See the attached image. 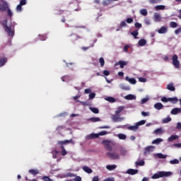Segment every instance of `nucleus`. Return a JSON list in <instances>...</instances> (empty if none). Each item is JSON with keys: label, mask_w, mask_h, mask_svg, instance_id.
I'll return each instance as SVG.
<instances>
[{"label": "nucleus", "mask_w": 181, "mask_h": 181, "mask_svg": "<svg viewBox=\"0 0 181 181\" xmlns=\"http://www.w3.org/2000/svg\"><path fill=\"white\" fill-rule=\"evenodd\" d=\"M154 19L156 22H160V15L158 13H154Z\"/></svg>", "instance_id": "obj_28"}, {"label": "nucleus", "mask_w": 181, "mask_h": 181, "mask_svg": "<svg viewBox=\"0 0 181 181\" xmlns=\"http://www.w3.org/2000/svg\"><path fill=\"white\" fill-rule=\"evenodd\" d=\"M173 64L176 69H179L180 67V63L179 62V60H177V55L176 54L173 56Z\"/></svg>", "instance_id": "obj_8"}, {"label": "nucleus", "mask_w": 181, "mask_h": 181, "mask_svg": "<svg viewBox=\"0 0 181 181\" xmlns=\"http://www.w3.org/2000/svg\"><path fill=\"white\" fill-rule=\"evenodd\" d=\"M8 62V58L5 57H0V67H2V66H5V64Z\"/></svg>", "instance_id": "obj_14"}, {"label": "nucleus", "mask_w": 181, "mask_h": 181, "mask_svg": "<svg viewBox=\"0 0 181 181\" xmlns=\"http://www.w3.org/2000/svg\"><path fill=\"white\" fill-rule=\"evenodd\" d=\"M69 39L70 42L74 43V42H76V40H78V39H83V37L81 36L77 35L76 34H72L69 36Z\"/></svg>", "instance_id": "obj_7"}, {"label": "nucleus", "mask_w": 181, "mask_h": 181, "mask_svg": "<svg viewBox=\"0 0 181 181\" xmlns=\"http://www.w3.org/2000/svg\"><path fill=\"white\" fill-rule=\"evenodd\" d=\"M149 4L151 5H155V4H160L162 0H148Z\"/></svg>", "instance_id": "obj_31"}, {"label": "nucleus", "mask_w": 181, "mask_h": 181, "mask_svg": "<svg viewBox=\"0 0 181 181\" xmlns=\"http://www.w3.org/2000/svg\"><path fill=\"white\" fill-rule=\"evenodd\" d=\"M170 165H177V163H179V160L177 159L171 160H170Z\"/></svg>", "instance_id": "obj_45"}, {"label": "nucleus", "mask_w": 181, "mask_h": 181, "mask_svg": "<svg viewBox=\"0 0 181 181\" xmlns=\"http://www.w3.org/2000/svg\"><path fill=\"white\" fill-rule=\"evenodd\" d=\"M155 150V146H149L144 148V155H147V153H151V152H153Z\"/></svg>", "instance_id": "obj_9"}, {"label": "nucleus", "mask_w": 181, "mask_h": 181, "mask_svg": "<svg viewBox=\"0 0 181 181\" xmlns=\"http://www.w3.org/2000/svg\"><path fill=\"white\" fill-rule=\"evenodd\" d=\"M172 121V118L170 117H167L163 119V124H168V122H170Z\"/></svg>", "instance_id": "obj_34"}, {"label": "nucleus", "mask_w": 181, "mask_h": 181, "mask_svg": "<svg viewBox=\"0 0 181 181\" xmlns=\"http://www.w3.org/2000/svg\"><path fill=\"white\" fill-rule=\"evenodd\" d=\"M168 32V27L162 26L158 30V33L163 35L164 33H166Z\"/></svg>", "instance_id": "obj_16"}, {"label": "nucleus", "mask_w": 181, "mask_h": 181, "mask_svg": "<svg viewBox=\"0 0 181 181\" xmlns=\"http://www.w3.org/2000/svg\"><path fill=\"white\" fill-rule=\"evenodd\" d=\"M99 63L100 64V66H101L102 67H104V64H105V61L104 60V58L100 57V58L99 59Z\"/></svg>", "instance_id": "obj_42"}, {"label": "nucleus", "mask_w": 181, "mask_h": 181, "mask_svg": "<svg viewBox=\"0 0 181 181\" xmlns=\"http://www.w3.org/2000/svg\"><path fill=\"white\" fill-rule=\"evenodd\" d=\"M180 112H181V108L178 107L173 108L170 112L172 115H177V114H179Z\"/></svg>", "instance_id": "obj_13"}, {"label": "nucleus", "mask_w": 181, "mask_h": 181, "mask_svg": "<svg viewBox=\"0 0 181 181\" xmlns=\"http://www.w3.org/2000/svg\"><path fill=\"white\" fill-rule=\"evenodd\" d=\"M139 81H140V83H146V78H145L144 77H139Z\"/></svg>", "instance_id": "obj_55"}, {"label": "nucleus", "mask_w": 181, "mask_h": 181, "mask_svg": "<svg viewBox=\"0 0 181 181\" xmlns=\"http://www.w3.org/2000/svg\"><path fill=\"white\" fill-rule=\"evenodd\" d=\"M16 11H18V12H21L22 11V6H21V4H18L17 6Z\"/></svg>", "instance_id": "obj_61"}, {"label": "nucleus", "mask_w": 181, "mask_h": 181, "mask_svg": "<svg viewBox=\"0 0 181 181\" xmlns=\"http://www.w3.org/2000/svg\"><path fill=\"white\" fill-rule=\"evenodd\" d=\"M146 122V121H145V120H141V121L138 122L136 124L137 125L138 128H139V126L145 125Z\"/></svg>", "instance_id": "obj_44"}, {"label": "nucleus", "mask_w": 181, "mask_h": 181, "mask_svg": "<svg viewBox=\"0 0 181 181\" xmlns=\"http://www.w3.org/2000/svg\"><path fill=\"white\" fill-rule=\"evenodd\" d=\"M140 13L141 15H143V16H146V15H148V10H146V8H143L140 10Z\"/></svg>", "instance_id": "obj_36"}, {"label": "nucleus", "mask_w": 181, "mask_h": 181, "mask_svg": "<svg viewBox=\"0 0 181 181\" xmlns=\"http://www.w3.org/2000/svg\"><path fill=\"white\" fill-rule=\"evenodd\" d=\"M163 139H156L152 141V144L154 145H159L160 142H163Z\"/></svg>", "instance_id": "obj_24"}, {"label": "nucleus", "mask_w": 181, "mask_h": 181, "mask_svg": "<svg viewBox=\"0 0 181 181\" xmlns=\"http://www.w3.org/2000/svg\"><path fill=\"white\" fill-rule=\"evenodd\" d=\"M43 180L44 181H54L53 180H52L50 177H49L48 176H45L43 177Z\"/></svg>", "instance_id": "obj_57"}, {"label": "nucleus", "mask_w": 181, "mask_h": 181, "mask_svg": "<svg viewBox=\"0 0 181 181\" xmlns=\"http://www.w3.org/2000/svg\"><path fill=\"white\" fill-rule=\"evenodd\" d=\"M175 35H179V33H181V27H180L177 30H175Z\"/></svg>", "instance_id": "obj_60"}, {"label": "nucleus", "mask_w": 181, "mask_h": 181, "mask_svg": "<svg viewBox=\"0 0 181 181\" xmlns=\"http://www.w3.org/2000/svg\"><path fill=\"white\" fill-rule=\"evenodd\" d=\"M141 115H142L143 117H149V112H144V111H143V112H141Z\"/></svg>", "instance_id": "obj_56"}, {"label": "nucleus", "mask_w": 181, "mask_h": 181, "mask_svg": "<svg viewBox=\"0 0 181 181\" xmlns=\"http://www.w3.org/2000/svg\"><path fill=\"white\" fill-rule=\"evenodd\" d=\"M144 165H145V161L144 160H141L140 161L136 162V166H144Z\"/></svg>", "instance_id": "obj_40"}, {"label": "nucleus", "mask_w": 181, "mask_h": 181, "mask_svg": "<svg viewBox=\"0 0 181 181\" xmlns=\"http://www.w3.org/2000/svg\"><path fill=\"white\" fill-rule=\"evenodd\" d=\"M166 155H163V153H158V158H159V159H166Z\"/></svg>", "instance_id": "obj_47"}, {"label": "nucleus", "mask_w": 181, "mask_h": 181, "mask_svg": "<svg viewBox=\"0 0 181 181\" xmlns=\"http://www.w3.org/2000/svg\"><path fill=\"white\" fill-rule=\"evenodd\" d=\"M138 126L137 124L134 125V126H130L128 127V129H129V131H136V129H138Z\"/></svg>", "instance_id": "obj_41"}, {"label": "nucleus", "mask_w": 181, "mask_h": 181, "mask_svg": "<svg viewBox=\"0 0 181 181\" xmlns=\"http://www.w3.org/2000/svg\"><path fill=\"white\" fill-rule=\"evenodd\" d=\"M125 100H135L136 98V96L132 94H129L124 97Z\"/></svg>", "instance_id": "obj_22"}, {"label": "nucleus", "mask_w": 181, "mask_h": 181, "mask_svg": "<svg viewBox=\"0 0 181 181\" xmlns=\"http://www.w3.org/2000/svg\"><path fill=\"white\" fill-rule=\"evenodd\" d=\"M95 98V93H90V94H89V98L90 99V100H93V98Z\"/></svg>", "instance_id": "obj_58"}, {"label": "nucleus", "mask_w": 181, "mask_h": 181, "mask_svg": "<svg viewBox=\"0 0 181 181\" xmlns=\"http://www.w3.org/2000/svg\"><path fill=\"white\" fill-rule=\"evenodd\" d=\"M7 16H9V18H11V16H13V13L9 9V7L7 8Z\"/></svg>", "instance_id": "obj_49"}, {"label": "nucleus", "mask_w": 181, "mask_h": 181, "mask_svg": "<svg viewBox=\"0 0 181 181\" xmlns=\"http://www.w3.org/2000/svg\"><path fill=\"white\" fill-rule=\"evenodd\" d=\"M179 138V136L177 135H172L168 138V142H173V141Z\"/></svg>", "instance_id": "obj_23"}, {"label": "nucleus", "mask_w": 181, "mask_h": 181, "mask_svg": "<svg viewBox=\"0 0 181 181\" xmlns=\"http://www.w3.org/2000/svg\"><path fill=\"white\" fill-rule=\"evenodd\" d=\"M112 118V120L114 121V122H121V121H122V119H124L123 117H119V116H118L117 115H114Z\"/></svg>", "instance_id": "obj_12"}, {"label": "nucleus", "mask_w": 181, "mask_h": 181, "mask_svg": "<svg viewBox=\"0 0 181 181\" xmlns=\"http://www.w3.org/2000/svg\"><path fill=\"white\" fill-rule=\"evenodd\" d=\"M107 134H108V132H107V131H102L98 134L92 133L89 135H87L86 136V139H87L88 141H89L90 139H97V138H100V136L107 135Z\"/></svg>", "instance_id": "obj_3"}, {"label": "nucleus", "mask_w": 181, "mask_h": 181, "mask_svg": "<svg viewBox=\"0 0 181 181\" xmlns=\"http://www.w3.org/2000/svg\"><path fill=\"white\" fill-rule=\"evenodd\" d=\"M131 35L134 36V39H138V35H139V33L138 32V30H136L134 31H132L131 33Z\"/></svg>", "instance_id": "obj_27"}, {"label": "nucleus", "mask_w": 181, "mask_h": 181, "mask_svg": "<svg viewBox=\"0 0 181 181\" xmlns=\"http://www.w3.org/2000/svg\"><path fill=\"white\" fill-rule=\"evenodd\" d=\"M124 110H125V107L119 106L117 107V110L115 111V114L117 115H118L119 114H121V112H122V111H124Z\"/></svg>", "instance_id": "obj_18"}, {"label": "nucleus", "mask_w": 181, "mask_h": 181, "mask_svg": "<svg viewBox=\"0 0 181 181\" xmlns=\"http://www.w3.org/2000/svg\"><path fill=\"white\" fill-rule=\"evenodd\" d=\"M70 79V76L69 75H66L62 78V81H68Z\"/></svg>", "instance_id": "obj_50"}, {"label": "nucleus", "mask_w": 181, "mask_h": 181, "mask_svg": "<svg viewBox=\"0 0 181 181\" xmlns=\"http://www.w3.org/2000/svg\"><path fill=\"white\" fill-rule=\"evenodd\" d=\"M9 8V6H8V3L4 2L3 4H0V12H5V11H7V8Z\"/></svg>", "instance_id": "obj_10"}, {"label": "nucleus", "mask_w": 181, "mask_h": 181, "mask_svg": "<svg viewBox=\"0 0 181 181\" xmlns=\"http://www.w3.org/2000/svg\"><path fill=\"white\" fill-rule=\"evenodd\" d=\"M74 181H81V177L80 176H75V178L74 179Z\"/></svg>", "instance_id": "obj_64"}, {"label": "nucleus", "mask_w": 181, "mask_h": 181, "mask_svg": "<svg viewBox=\"0 0 181 181\" xmlns=\"http://www.w3.org/2000/svg\"><path fill=\"white\" fill-rule=\"evenodd\" d=\"M126 81H129L130 84H136V79L134 78H129V76H126Z\"/></svg>", "instance_id": "obj_15"}, {"label": "nucleus", "mask_w": 181, "mask_h": 181, "mask_svg": "<svg viewBox=\"0 0 181 181\" xmlns=\"http://www.w3.org/2000/svg\"><path fill=\"white\" fill-rule=\"evenodd\" d=\"M163 104L162 103H156L155 105H154V108L156 109V110H162V108H163Z\"/></svg>", "instance_id": "obj_19"}, {"label": "nucleus", "mask_w": 181, "mask_h": 181, "mask_svg": "<svg viewBox=\"0 0 181 181\" xmlns=\"http://www.w3.org/2000/svg\"><path fill=\"white\" fill-rule=\"evenodd\" d=\"M120 88L121 90H124V91H129V90H131V87L125 85H120Z\"/></svg>", "instance_id": "obj_29"}, {"label": "nucleus", "mask_w": 181, "mask_h": 181, "mask_svg": "<svg viewBox=\"0 0 181 181\" xmlns=\"http://www.w3.org/2000/svg\"><path fill=\"white\" fill-rule=\"evenodd\" d=\"M120 153L122 155V156H125V155H127V150L122 149L120 151Z\"/></svg>", "instance_id": "obj_62"}, {"label": "nucleus", "mask_w": 181, "mask_h": 181, "mask_svg": "<svg viewBox=\"0 0 181 181\" xmlns=\"http://www.w3.org/2000/svg\"><path fill=\"white\" fill-rule=\"evenodd\" d=\"M40 40H46L47 39V36L46 35H39Z\"/></svg>", "instance_id": "obj_48"}, {"label": "nucleus", "mask_w": 181, "mask_h": 181, "mask_svg": "<svg viewBox=\"0 0 181 181\" xmlns=\"http://www.w3.org/2000/svg\"><path fill=\"white\" fill-rule=\"evenodd\" d=\"M125 27H127V23L125 21H122L119 25L120 29H122V28H125Z\"/></svg>", "instance_id": "obj_51"}, {"label": "nucleus", "mask_w": 181, "mask_h": 181, "mask_svg": "<svg viewBox=\"0 0 181 181\" xmlns=\"http://www.w3.org/2000/svg\"><path fill=\"white\" fill-rule=\"evenodd\" d=\"M153 134H156V135H162V134H163V132L162 131V129H157L153 132Z\"/></svg>", "instance_id": "obj_37"}, {"label": "nucleus", "mask_w": 181, "mask_h": 181, "mask_svg": "<svg viewBox=\"0 0 181 181\" xmlns=\"http://www.w3.org/2000/svg\"><path fill=\"white\" fill-rule=\"evenodd\" d=\"M134 26L136 29H141V28H142V24L139 23H136L134 24Z\"/></svg>", "instance_id": "obj_53"}, {"label": "nucleus", "mask_w": 181, "mask_h": 181, "mask_svg": "<svg viewBox=\"0 0 181 181\" xmlns=\"http://www.w3.org/2000/svg\"><path fill=\"white\" fill-rule=\"evenodd\" d=\"M67 144H74V141H73V139L70 140H64V141H59L57 142V145H59V148H62V156H66L67 155V151H66V148H64V145H67Z\"/></svg>", "instance_id": "obj_1"}, {"label": "nucleus", "mask_w": 181, "mask_h": 181, "mask_svg": "<svg viewBox=\"0 0 181 181\" xmlns=\"http://www.w3.org/2000/svg\"><path fill=\"white\" fill-rule=\"evenodd\" d=\"M170 28H176L177 26V23L174 22V21H171L170 23Z\"/></svg>", "instance_id": "obj_46"}, {"label": "nucleus", "mask_w": 181, "mask_h": 181, "mask_svg": "<svg viewBox=\"0 0 181 181\" xmlns=\"http://www.w3.org/2000/svg\"><path fill=\"white\" fill-rule=\"evenodd\" d=\"M29 173H30L31 175H39V170H35V169H31L29 170Z\"/></svg>", "instance_id": "obj_33"}, {"label": "nucleus", "mask_w": 181, "mask_h": 181, "mask_svg": "<svg viewBox=\"0 0 181 181\" xmlns=\"http://www.w3.org/2000/svg\"><path fill=\"white\" fill-rule=\"evenodd\" d=\"M117 138H119V139L125 141V139H127V135L120 133L117 134Z\"/></svg>", "instance_id": "obj_26"}, {"label": "nucleus", "mask_w": 181, "mask_h": 181, "mask_svg": "<svg viewBox=\"0 0 181 181\" xmlns=\"http://www.w3.org/2000/svg\"><path fill=\"white\" fill-rule=\"evenodd\" d=\"M106 169H107V170H114V169H117V165H108L106 166Z\"/></svg>", "instance_id": "obj_25"}, {"label": "nucleus", "mask_w": 181, "mask_h": 181, "mask_svg": "<svg viewBox=\"0 0 181 181\" xmlns=\"http://www.w3.org/2000/svg\"><path fill=\"white\" fill-rule=\"evenodd\" d=\"M167 90H169L170 91H175V90H176V88H175L173 83H170L167 86Z\"/></svg>", "instance_id": "obj_21"}, {"label": "nucleus", "mask_w": 181, "mask_h": 181, "mask_svg": "<svg viewBox=\"0 0 181 181\" xmlns=\"http://www.w3.org/2000/svg\"><path fill=\"white\" fill-rule=\"evenodd\" d=\"M146 45V40L145 39H141L139 41V46H145Z\"/></svg>", "instance_id": "obj_35"}, {"label": "nucleus", "mask_w": 181, "mask_h": 181, "mask_svg": "<svg viewBox=\"0 0 181 181\" xmlns=\"http://www.w3.org/2000/svg\"><path fill=\"white\" fill-rule=\"evenodd\" d=\"M90 110L93 114H98V112H100V110L97 107H90Z\"/></svg>", "instance_id": "obj_39"}, {"label": "nucleus", "mask_w": 181, "mask_h": 181, "mask_svg": "<svg viewBox=\"0 0 181 181\" xmlns=\"http://www.w3.org/2000/svg\"><path fill=\"white\" fill-rule=\"evenodd\" d=\"M20 5L21 6H23V5H26V0H21L20 1Z\"/></svg>", "instance_id": "obj_63"}, {"label": "nucleus", "mask_w": 181, "mask_h": 181, "mask_svg": "<svg viewBox=\"0 0 181 181\" xmlns=\"http://www.w3.org/2000/svg\"><path fill=\"white\" fill-rule=\"evenodd\" d=\"M168 101H170V103H173L174 104H175V103L178 101V99L177 98H169Z\"/></svg>", "instance_id": "obj_43"}, {"label": "nucleus", "mask_w": 181, "mask_h": 181, "mask_svg": "<svg viewBox=\"0 0 181 181\" xmlns=\"http://www.w3.org/2000/svg\"><path fill=\"white\" fill-rule=\"evenodd\" d=\"M2 25L4 26V29L6 33H8V36H12L15 35V31L12 30V27L8 26V20H4L2 22Z\"/></svg>", "instance_id": "obj_2"}, {"label": "nucleus", "mask_w": 181, "mask_h": 181, "mask_svg": "<svg viewBox=\"0 0 181 181\" xmlns=\"http://www.w3.org/2000/svg\"><path fill=\"white\" fill-rule=\"evenodd\" d=\"M165 6L163 5H158L155 7L156 11H163Z\"/></svg>", "instance_id": "obj_30"}, {"label": "nucleus", "mask_w": 181, "mask_h": 181, "mask_svg": "<svg viewBox=\"0 0 181 181\" xmlns=\"http://www.w3.org/2000/svg\"><path fill=\"white\" fill-rule=\"evenodd\" d=\"M127 64H128V62L125 61H119L115 64V66H120V69H124V66H127Z\"/></svg>", "instance_id": "obj_11"}, {"label": "nucleus", "mask_w": 181, "mask_h": 181, "mask_svg": "<svg viewBox=\"0 0 181 181\" xmlns=\"http://www.w3.org/2000/svg\"><path fill=\"white\" fill-rule=\"evenodd\" d=\"M58 153H59V151L57 150H55L52 152L54 159H56L57 158Z\"/></svg>", "instance_id": "obj_52"}, {"label": "nucleus", "mask_w": 181, "mask_h": 181, "mask_svg": "<svg viewBox=\"0 0 181 181\" xmlns=\"http://www.w3.org/2000/svg\"><path fill=\"white\" fill-rule=\"evenodd\" d=\"M83 170H84V172L86 173H93V170L90 168V167L86 165L83 167Z\"/></svg>", "instance_id": "obj_20"}, {"label": "nucleus", "mask_w": 181, "mask_h": 181, "mask_svg": "<svg viewBox=\"0 0 181 181\" xmlns=\"http://www.w3.org/2000/svg\"><path fill=\"white\" fill-rule=\"evenodd\" d=\"M127 23H132L134 22V18H128L126 19Z\"/></svg>", "instance_id": "obj_54"}, {"label": "nucleus", "mask_w": 181, "mask_h": 181, "mask_svg": "<svg viewBox=\"0 0 181 181\" xmlns=\"http://www.w3.org/2000/svg\"><path fill=\"white\" fill-rule=\"evenodd\" d=\"M170 175H172L171 172L160 171L158 173H155L151 177V179H159V177H168V176H170Z\"/></svg>", "instance_id": "obj_4"}, {"label": "nucleus", "mask_w": 181, "mask_h": 181, "mask_svg": "<svg viewBox=\"0 0 181 181\" xmlns=\"http://www.w3.org/2000/svg\"><path fill=\"white\" fill-rule=\"evenodd\" d=\"M103 145L105 146V149L107 151H110V152L112 151V146L111 145V143H110V141L108 140H103L102 141Z\"/></svg>", "instance_id": "obj_6"}, {"label": "nucleus", "mask_w": 181, "mask_h": 181, "mask_svg": "<svg viewBox=\"0 0 181 181\" xmlns=\"http://www.w3.org/2000/svg\"><path fill=\"white\" fill-rule=\"evenodd\" d=\"M161 101H162L163 103H168V102H169V98H167L166 97H163V98H161Z\"/></svg>", "instance_id": "obj_59"}, {"label": "nucleus", "mask_w": 181, "mask_h": 181, "mask_svg": "<svg viewBox=\"0 0 181 181\" xmlns=\"http://www.w3.org/2000/svg\"><path fill=\"white\" fill-rule=\"evenodd\" d=\"M89 120L92 122H100V121H101V119H100L99 117H91Z\"/></svg>", "instance_id": "obj_32"}, {"label": "nucleus", "mask_w": 181, "mask_h": 181, "mask_svg": "<svg viewBox=\"0 0 181 181\" xmlns=\"http://www.w3.org/2000/svg\"><path fill=\"white\" fill-rule=\"evenodd\" d=\"M126 173L128 175H136V173H138V170L129 169L127 170Z\"/></svg>", "instance_id": "obj_17"}, {"label": "nucleus", "mask_w": 181, "mask_h": 181, "mask_svg": "<svg viewBox=\"0 0 181 181\" xmlns=\"http://www.w3.org/2000/svg\"><path fill=\"white\" fill-rule=\"evenodd\" d=\"M106 101H109V103H115V101H117L115 100V98H112V97H107L105 98Z\"/></svg>", "instance_id": "obj_38"}, {"label": "nucleus", "mask_w": 181, "mask_h": 181, "mask_svg": "<svg viewBox=\"0 0 181 181\" xmlns=\"http://www.w3.org/2000/svg\"><path fill=\"white\" fill-rule=\"evenodd\" d=\"M106 156L111 159L112 160H117L119 159V153L117 152H107L106 153Z\"/></svg>", "instance_id": "obj_5"}]
</instances>
